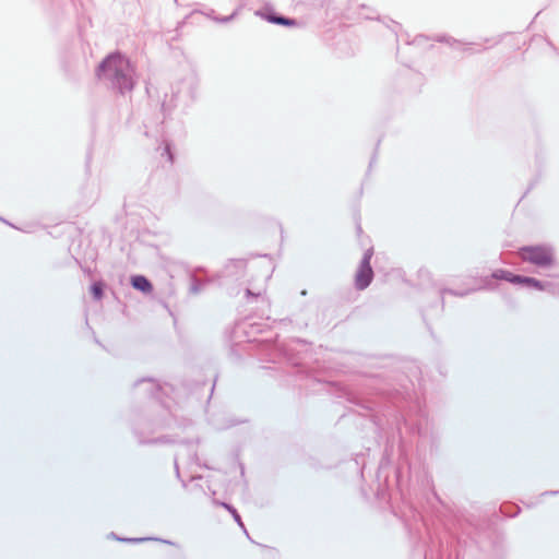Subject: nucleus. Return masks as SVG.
<instances>
[{
	"label": "nucleus",
	"mask_w": 559,
	"mask_h": 559,
	"mask_svg": "<svg viewBox=\"0 0 559 559\" xmlns=\"http://www.w3.org/2000/svg\"><path fill=\"white\" fill-rule=\"evenodd\" d=\"M520 255L524 261L534 263L540 266L550 265L554 261L552 254L548 248L545 247H526L520 251Z\"/></svg>",
	"instance_id": "2"
},
{
	"label": "nucleus",
	"mask_w": 559,
	"mask_h": 559,
	"mask_svg": "<svg viewBox=\"0 0 559 559\" xmlns=\"http://www.w3.org/2000/svg\"><path fill=\"white\" fill-rule=\"evenodd\" d=\"M514 275L510 272H507V271H498L493 274V277L496 278H502V280H506V281H509L511 282V278L513 277Z\"/></svg>",
	"instance_id": "8"
},
{
	"label": "nucleus",
	"mask_w": 559,
	"mask_h": 559,
	"mask_svg": "<svg viewBox=\"0 0 559 559\" xmlns=\"http://www.w3.org/2000/svg\"><path fill=\"white\" fill-rule=\"evenodd\" d=\"M91 293L95 299H100L103 297V284L100 282L94 283L91 286Z\"/></svg>",
	"instance_id": "7"
},
{
	"label": "nucleus",
	"mask_w": 559,
	"mask_h": 559,
	"mask_svg": "<svg viewBox=\"0 0 559 559\" xmlns=\"http://www.w3.org/2000/svg\"><path fill=\"white\" fill-rule=\"evenodd\" d=\"M373 277V271L370 265V257L366 255L355 276V284L358 289H365L371 283Z\"/></svg>",
	"instance_id": "3"
},
{
	"label": "nucleus",
	"mask_w": 559,
	"mask_h": 559,
	"mask_svg": "<svg viewBox=\"0 0 559 559\" xmlns=\"http://www.w3.org/2000/svg\"><path fill=\"white\" fill-rule=\"evenodd\" d=\"M511 283L523 284L525 286L533 287L539 290L544 289L542 283L533 277L513 276L511 278Z\"/></svg>",
	"instance_id": "5"
},
{
	"label": "nucleus",
	"mask_w": 559,
	"mask_h": 559,
	"mask_svg": "<svg viewBox=\"0 0 559 559\" xmlns=\"http://www.w3.org/2000/svg\"><path fill=\"white\" fill-rule=\"evenodd\" d=\"M131 283L135 289H139L144 293H151L153 289V286L148 282V280L142 275L133 276Z\"/></svg>",
	"instance_id": "4"
},
{
	"label": "nucleus",
	"mask_w": 559,
	"mask_h": 559,
	"mask_svg": "<svg viewBox=\"0 0 559 559\" xmlns=\"http://www.w3.org/2000/svg\"><path fill=\"white\" fill-rule=\"evenodd\" d=\"M267 21L275 24H281L285 26H295L296 22L294 20L283 17V16H275V15H269Z\"/></svg>",
	"instance_id": "6"
},
{
	"label": "nucleus",
	"mask_w": 559,
	"mask_h": 559,
	"mask_svg": "<svg viewBox=\"0 0 559 559\" xmlns=\"http://www.w3.org/2000/svg\"><path fill=\"white\" fill-rule=\"evenodd\" d=\"M100 75L114 81L120 91H130L133 87L134 69L130 62L119 53L109 56L99 67Z\"/></svg>",
	"instance_id": "1"
}]
</instances>
